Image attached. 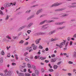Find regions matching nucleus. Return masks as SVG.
<instances>
[{"label":"nucleus","mask_w":76,"mask_h":76,"mask_svg":"<svg viewBox=\"0 0 76 76\" xmlns=\"http://www.w3.org/2000/svg\"><path fill=\"white\" fill-rule=\"evenodd\" d=\"M40 58L41 60H45V59H46V57H40Z\"/></svg>","instance_id":"obj_23"},{"label":"nucleus","mask_w":76,"mask_h":76,"mask_svg":"<svg viewBox=\"0 0 76 76\" xmlns=\"http://www.w3.org/2000/svg\"><path fill=\"white\" fill-rule=\"evenodd\" d=\"M49 71L50 72H53V71H54V70H53V69H49Z\"/></svg>","instance_id":"obj_30"},{"label":"nucleus","mask_w":76,"mask_h":76,"mask_svg":"<svg viewBox=\"0 0 76 76\" xmlns=\"http://www.w3.org/2000/svg\"><path fill=\"white\" fill-rule=\"evenodd\" d=\"M49 27V26L47 25H45L42 26V29L44 30L46 29L47 28H48Z\"/></svg>","instance_id":"obj_5"},{"label":"nucleus","mask_w":76,"mask_h":76,"mask_svg":"<svg viewBox=\"0 0 76 76\" xmlns=\"http://www.w3.org/2000/svg\"><path fill=\"white\" fill-rule=\"evenodd\" d=\"M38 6V4H36V5H34L32 6V7H36L37 6Z\"/></svg>","instance_id":"obj_49"},{"label":"nucleus","mask_w":76,"mask_h":76,"mask_svg":"<svg viewBox=\"0 0 76 76\" xmlns=\"http://www.w3.org/2000/svg\"><path fill=\"white\" fill-rule=\"evenodd\" d=\"M32 67L34 69H36V66L34 65H32Z\"/></svg>","instance_id":"obj_33"},{"label":"nucleus","mask_w":76,"mask_h":76,"mask_svg":"<svg viewBox=\"0 0 76 76\" xmlns=\"http://www.w3.org/2000/svg\"><path fill=\"white\" fill-rule=\"evenodd\" d=\"M68 63L69 64H73V62H72L71 61H69L68 62Z\"/></svg>","instance_id":"obj_47"},{"label":"nucleus","mask_w":76,"mask_h":76,"mask_svg":"<svg viewBox=\"0 0 76 76\" xmlns=\"http://www.w3.org/2000/svg\"><path fill=\"white\" fill-rule=\"evenodd\" d=\"M57 60V58H54L51 59L50 61L51 62H56Z\"/></svg>","instance_id":"obj_6"},{"label":"nucleus","mask_w":76,"mask_h":76,"mask_svg":"<svg viewBox=\"0 0 76 76\" xmlns=\"http://www.w3.org/2000/svg\"><path fill=\"white\" fill-rule=\"evenodd\" d=\"M1 55L2 56H4V50H3L1 52Z\"/></svg>","instance_id":"obj_27"},{"label":"nucleus","mask_w":76,"mask_h":76,"mask_svg":"<svg viewBox=\"0 0 76 76\" xmlns=\"http://www.w3.org/2000/svg\"><path fill=\"white\" fill-rule=\"evenodd\" d=\"M51 41H55V39L53 38L51 39Z\"/></svg>","instance_id":"obj_58"},{"label":"nucleus","mask_w":76,"mask_h":76,"mask_svg":"<svg viewBox=\"0 0 76 76\" xmlns=\"http://www.w3.org/2000/svg\"><path fill=\"white\" fill-rule=\"evenodd\" d=\"M0 14L1 15H3V12H2V11L0 10Z\"/></svg>","instance_id":"obj_45"},{"label":"nucleus","mask_w":76,"mask_h":76,"mask_svg":"<svg viewBox=\"0 0 76 76\" xmlns=\"http://www.w3.org/2000/svg\"><path fill=\"white\" fill-rule=\"evenodd\" d=\"M27 54H28V52H26L24 53V55L25 56H26V55H27Z\"/></svg>","instance_id":"obj_36"},{"label":"nucleus","mask_w":76,"mask_h":76,"mask_svg":"<svg viewBox=\"0 0 76 76\" xmlns=\"http://www.w3.org/2000/svg\"><path fill=\"white\" fill-rule=\"evenodd\" d=\"M45 63H48V62H49V61L48 60H45Z\"/></svg>","instance_id":"obj_60"},{"label":"nucleus","mask_w":76,"mask_h":76,"mask_svg":"<svg viewBox=\"0 0 76 76\" xmlns=\"http://www.w3.org/2000/svg\"><path fill=\"white\" fill-rule=\"evenodd\" d=\"M41 39L40 38V39H37L36 40V44H39V41H40Z\"/></svg>","instance_id":"obj_13"},{"label":"nucleus","mask_w":76,"mask_h":76,"mask_svg":"<svg viewBox=\"0 0 76 76\" xmlns=\"http://www.w3.org/2000/svg\"><path fill=\"white\" fill-rule=\"evenodd\" d=\"M19 76H24V74L23 73H20L19 74Z\"/></svg>","instance_id":"obj_22"},{"label":"nucleus","mask_w":76,"mask_h":76,"mask_svg":"<svg viewBox=\"0 0 76 76\" xmlns=\"http://www.w3.org/2000/svg\"><path fill=\"white\" fill-rule=\"evenodd\" d=\"M32 25H33V23H30L27 26V28H30V27H31V26H32Z\"/></svg>","instance_id":"obj_12"},{"label":"nucleus","mask_w":76,"mask_h":76,"mask_svg":"<svg viewBox=\"0 0 76 76\" xmlns=\"http://www.w3.org/2000/svg\"><path fill=\"white\" fill-rule=\"evenodd\" d=\"M68 75L69 76H72V74L71 73H68Z\"/></svg>","instance_id":"obj_56"},{"label":"nucleus","mask_w":76,"mask_h":76,"mask_svg":"<svg viewBox=\"0 0 76 76\" xmlns=\"http://www.w3.org/2000/svg\"><path fill=\"white\" fill-rule=\"evenodd\" d=\"M64 22H62L61 23H55L56 25H62L63 23Z\"/></svg>","instance_id":"obj_16"},{"label":"nucleus","mask_w":76,"mask_h":76,"mask_svg":"<svg viewBox=\"0 0 76 76\" xmlns=\"http://www.w3.org/2000/svg\"><path fill=\"white\" fill-rule=\"evenodd\" d=\"M62 3H59L58 4L55 3L52 5L51 7H53V6H59V5H60Z\"/></svg>","instance_id":"obj_4"},{"label":"nucleus","mask_w":76,"mask_h":76,"mask_svg":"<svg viewBox=\"0 0 76 76\" xmlns=\"http://www.w3.org/2000/svg\"><path fill=\"white\" fill-rule=\"evenodd\" d=\"M28 42H27L24 44V45H28Z\"/></svg>","instance_id":"obj_57"},{"label":"nucleus","mask_w":76,"mask_h":76,"mask_svg":"<svg viewBox=\"0 0 76 76\" xmlns=\"http://www.w3.org/2000/svg\"><path fill=\"white\" fill-rule=\"evenodd\" d=\"M42 12V9H41L40 10H39L37 12L36 14L37 15H38L39 13Z\"/></svg>","instance_id":"obj_9"},{"label":"nucleus","mask_w":76,"mask_h":76,"mask_svg":"<svg viewBox=\"0 0 76 76\" xmlns=\"http://www.w3.org/2000/svg\"><path fill=\"white\" fill-rule=\"evenodd\" d=\"M5 20H7V19H9V16L8 15H7V17L5 19Z\"/></svg>","instance_id":"obj_51"},{"label":"nucleus","mask_w":76,"mask_h":76,"mask_svg":"<svg viewBox=\"0 0 76 76\" xmlns=\"http://www.w3.org/2000/svg\"><path fill=\"white\" fill-rule=\"evenodd\" d=\"M6 38H8L9 39H11V37L9 35L7 36H6Z\"/></svg>","instance_id":"obj_25"},{"label":"nucleus","mask_w":76,"mask_h":76,"mask_svg":"<svg viewBox=\"0 0 76 76\" xmlns=\"http://www.w3.org/2000/svg\"><path fill=\"white\" fill-rule=\"evenodd\" d=\"M68 44H69V42H67L65 45V47H67V45H68Z\"/></svg>","instance_id":"obj_34"},{"label":"nucleus","mask_w":76,"mask_h":76,"mask_svg":"<svg viewBox=\"0 0 76 76\" xmlns=\"http://www.w3.org/2000/svg\"><path fill=\"white\" fill-rule=\"evenodd\" d=\"M20 72H23V69H20Z\"/></svg>","instance_id":"obj_52"},{"label":"nucleus","mask_w":76,"mask_h":76,"mask_svg":"<svg viewBox=\"0 0 76 76\" xmlns=\"http://www.w3.org/2000/svg\"><path fill=\"white\" fill-rule=\"evenodd\" d=\"M23 71L24 72H26V69H23Z\"/></svg>","instance_id":"obj_61"},{"label":"nucleus","mask_w":76,"mask_h":76,"mask_svg":"<svg viewBox=\"0 0 76 76\" xmlns=\"http://www.w3.org/2000/svg\"><path fill=\"white\" fill-rule=\"evenodd\" d=\"M27 32L28 34H30V32H31V30H28L27 31Z\"/></svg>","instance_id":"obj_35"},{"label":"nucleus","mask_w":76,"mask_h":76,"mask_svg":"<svg viewBox=\"0 0 76 76\" xmlns=\"http://www.w3.org/2000/svg\"><path fill=\"white\" fill-rule=\"evenodd\" d=\"M34 18V15L31 16L30 17L28 18H27V20H29V19H31V18Z\"/></svg>","instance_id":"obj_24"},{"label":"nucleus","mask_w":76,"mask_h":76,"mask_svg":"<svg viewBox=\"0 0 76 76\" xmlns=\"http://www.w3.org/2000/svg\"><path fill=\"white\" fill-rule=\"evenodd\" d=\"M26 26L25 25L24 26H22L19 28V31H21V30H22V29H23V28H25V27H26Z\"/></svg>","instance_id":"obj_11"},{"label":"nucleus","mask_w":76,"mask_h":76,"mask_svg":"<svg viewBox=\"0 0 76 76\" xmlns=\"http://www.w3.org/2000/svg\"><path fill=\"white\" fill-rule=\"evenodd\" d=\"M73 57H76V52L73 55Z\"/></svg>","instance_id":"obj_40"},{"label":"nucleus","mask_w":76,"mask_h":76,"mask_svg":"<svg viewBox=\"0 0 76 76\" xmlns=\"http://www.w3.org/2000/svg\"><path fill=\"white\" fill-rule=\"evenodd\" d=\"M26 67V66L24 65V66H20V69H23V68H25Z\"/></svg>","instance_id":"obj_17"},{"label":"nucleus","mask_w":76,"mask_h":76,"mask_svg":"<svg viewBox=\"0 0 76 76\" xmlns=\"http://www.w3.org/2000/svg\"><path fill=\"white\" fill-rule=\"evenodd\" d=\"M10 4H10V3H8L6 4V6L7 7H10V6H11V5Z\"/></svg>","instance_id":"obj_19"},{"label":"nucleus","mask_w":76,"mask_h":76,"mask_svg":"<svg viewBox=\"0 0 76 76\" xmlns=\"http://www.w3.org/2000/svg\"><path fill=\"white\" fill-rule=\"evenodd\" d=\"M70 7H76V5H72L71 6H70Z\"/></svg>","instance_id":"obj_39"},{"label":"nucleus","mask_w":76,"mask_h":76,"mask_svg":"<svg viewBox=\"0 0 76 76\" xmlns=\"http://www.w3.org/2000/svg\"><path fill=\"white\" fill-rule=\"evenodd\" d=\"M41 70H42V72H44V71H45V70L43 68H42Z\"/></svg>","instance_id":"obj_50"},{"label":"nucleus","mask_w":76,"mask_h":76,"mask_svg":"<svg viewBox=\"0 0 76 76\" xmlns=\"http://www.w3.org/2000/svg\"><path fill=\"white\" fill-rule=\"evenodd\" d=\"M7 48V50H9V49L10 48V46H9V47H8V46H7L6 47Z\"/></svg>","instance_id":"obj_48"},{"label":"nucleus","mask_w":76,"mask_h":76,"mask_svg":"<svg viewBox=\"0 0 76 76\" xmlns=\"http://www.w3.org/2000/svg\"><path fill=\"white\" fill-rule=\"evenodd\" d=\"M55 57H56V55L54 54H53L51 55V57L53 58H54Z\"/></svg>","instance_id":"obj_38"},{"label":"nucleus","mask_w":76,"mask_h":76,"mask_svg":"<svg viewBox=\"0 0 76 76\" xmlns=\"http://www.w3.org/2000/svg\"><path fill=\"white\" fill-rule=\"evenodd\" d=\"M44 34V33L40 32L37 34H36L35 35H43Z\"/></svg>","instance_id":"obj_10"},{"label":"nucleus","mask_w":76,"mask_h":76,"mask_svg":"<svg viewBox=\"0 0 76 76\" xmlns=\"http://www.w3.org/2000/svg\"><path fill=\"white\" fill-rule=\"evenodd\" d=\"M54 21L53 20H48L47 21V20H45L44 21L41 22L40 23V25H42V24H43L44 23H45V22H46L47 23H50V22H53Z\"/></svg>","instance_id":"obj_3"},{"label":"nucleus","mask_w":76,"mask_h":76,"mask_svg":"<svg viewBox=\"0 0 76 76\" xmlns=\"http://www.w3.org/2000/svg\"><path fill=\"white\" fill-rule=\"evenodd\" d=\"M55 39V41H56L57 40H58V38H55L54 39Z\"/></svg>","instance_id":"obj_53"},{"label":"nucleus","mask_w":76,"mask_h":76,"mask_svg":"<svg viewBox=\"0 0 76 76\" xmlns=\"http://www.w3.org/2000/svg\"><path fill=\"white\" fill-rule=\"evenodd\" d=\"M35 59H38V56H36L35 57Z\"/></svg>","instance_id":"obj_62"},{"label":"nucleus","mask_w":76,"mask_h":76,"mask_svg":"<svg viewBox=\"0 0 76 76\" xmlns=\"http://www.w3.org/2000/svg\"><path fill=\"white\" fill-rule=\"evenodd\" d=\"M65 28V26L62 27H58L57 28V29H63Z\"/></svg>","instance_id":"obj_20"},{"label":"nucleus","mask_w":76,"mask_h":76,"mask_svg":"<svg viewBox=\"0 0 76 76\" xmlns=\"http://www.w3.org/2000/svg\"><path fill=\"white\" fill-rule=\"evenodd\" d=\"M23 37H25V36H27V34L26 33L23 34Z\"/></svg>","instance_id":"obj_42"},{"label":"nucleus","mask_w":76,"mask_h":76,"mask_svg":"<svg viewBox=\"0 0 76 76\" xmlns=\"http://www.w3.org/2000/svg\"><path fill=\"white\" fill-rule=\"evenodd\" d=\"M62 41H63L60 43L59 45H58V44H56V46L58 47H59V48H62L63 47V46L65 45V43H66V40H62Z\"/></svg>","instance_id":"obj_1"},{"label":"nucleus","mask_w":76,"mask_h":76,"mask_svg":"<svg viewBox=\"0 0 76 76\" xmlns=\"http://www.w3.org/2000/svg\"><path fill=\"white\" fill-rule=\"evenodd\" d=\"M27 66L28 68H31V65L30 64H27Z\"/></svg>","instance_id":"obj_26"},{"label":"nucleus","mask_w":76,"mask_h":76,"mask_svg":"<svg viewBox=\"0 0 76 76\" xmlns=\"http://www.w3.org/2000/svg\"><path fill=\"white\" fill-rule=\"evenodd\" d=\"M32 76H35V74L34 73H32Z\"/></svg>","instance_id":"obj_63"},{"label":"nucleus","mask_w":76,"mask_h":76,"mask_svg":"<svg viewBox=\"0 0 76 76\" xmlns=\"http://www.w3.org/2000/svg\"><path fill=\"white\" fill-rule=\"evenodd\" d=\"M73 37L74 38H76V34H75L74 36H73Z\"/></svg>","instance_id":"obj_64"},{"label":"nucleus","mask_w":76,"mask_h":76,"mask_svg":"<svg viewBox=\"0 0 76 76\" xmlns=\"http://www.w3.org/2000/svg\"><path fill=\"white\" fill-rule=\"evenodd\" d=\"M65 9V8H61L60 9H58V10H55V12H58L59 11H62V10H64Z\"/></svg>","instance_id":"obj_7"},{"label":"nucleus","mask_w":76,"mask_h":76,"mask_svg":"<svg viewBox=\"0 0 76 76\" xmlns=\"http://www.w3.org/2000/svg\"><path fill=\"white\" fill-rule=\"evenodd\" d=\"M4 72L5 73V76H10L11 75V71H7V69H5L4 71Z\"/></svg>","instance_id":"obj_2"},{"label":"nucleus","mask_w":76,"mask_h":76,"mask_svg":"<svg viewBox=\"0 0 76 76\" xmlns=\"http://www.w3.org/2000/svg\"><path fill=\"white\" fill-rule=\"evenodd\" d=\"M31 48H32V47H27L26 48V50H30Z\"/></svg>","instance_id":"obj_28"},{"label":"nucleus","mask_w":76,"mask_h":76,"mask_svg":"<svg viewBox=\"0 0 76 76\" xmlns=\"http://www.w3.org/2000/svg\"><path fill=\"white\" fill-rule=\"evenodd\" d=\"M32 46L33 47V50H35L37 49V46H35V45H34V44H32Z\"/></svg>","instance_id":"obj_8"},{"label":"nucleus","mask_w":76,"mask_h":76,"mask_svg":"<svg viewBox=\"0 0 76 76\" xmlns=\"http://www.w3.org/2000/svg\"><path fill=\"white\" fill-rule=\"evenodd\" d=\"M3 57H1L0 58V63L1 64V63H3Z\"/></svg>","instance_id":"obj_14"},{"label":"nucleus","mask_w":76,"mask_h":76,"mask_svg":"<svg viewBox=\"0 0 76 76\" xmlns=\"http://www.w3.org/2000/svg\"><path fill=\"white\" fill-rule=\"evenodd\" d=\"M25 60L26 61H29V60L27 58H25Z\"/></svg>","instance_id":"obj_43"},{"label":"nucleus","mask_w":76,"mask_h":76,"mask_svg":"<svg viewBox=\"0 0 76 76\" xmlns=\"http://www.w3.org/2000/svg\"><path fill=\"white\" fill-rule=\"evenodd\" d=\"M69 15L68 14H65L62 16V17H65V16H68Z\"/></svg>","instance_id":"obj_46"},{"label":"nucleus","mask_w":76,"mask_h":76,"mask_svg":"<svg viewBox=\"0 0 76 76\" xmlns=\"http://www.w3.org/2000/svg\"><path fill=\"white\" fill-rule=\"evenodd\" d=\"M25 76H31V74L29 73H25Z\"/></svg>","instance_id":"obj_21"},{"label":"nucleus","mask_w":76,"mask_h":76,"mask_svg":"<svg viewBox=\"0 0 76 76\" xmlns=\"http://www.w3.org/2000/svg\"><path fill=\"white\" fill-rule=\"evenodd\" d=\"M20 44H23V40H21L19 42Z\"/></svg>","instance_id":"obj_32"},{"label":"nucleus","mask_w":76,"mask_h":76,"mask_svg":"<svg viewBox=\"0 0 76 76\" xmlns=\"http://www.w3.org/2000/svg\"><path fill=\"white\" fill-rule=\"evenodd\" d=\"M72 41H70V45H72Z\"/></svg>","instance_id":"obj_54"},{"label":"nucleus","mask_w":76,"mask_h":76,"mask_svg":"<svg viewBox=\"0 0 76 76\" xmlns=\"http://www.w3.org/2000/svg\"><path fill=\"white\" fill-rule=\"evenodd\" d=\"M55 32V31H53L50 32L49 33V35H51V34H53V33H54Z\"/></svg>","instance_id":"obj_18"},{"label":"nucleus","mask_w":76,"mask_h":76,"mask_svg":"<svg viewBox=\"0 0 76 76\" xmlns=\"http://www.w3.org/2000/svg\"><path fill=\"white\" fill-rule=\"evenodd\" d=\"M45 50L46 51H48V48H47L46 49H45Z\"/></svg>","instance_id":"obj_59"},{"label":"nucleus","mask_w":76,"mask_h":76,"mask_svg":"<svg viewBox=\"0 0 76 76\" xmlns=\"http://www.w3.org/2000/svg\"><path fill=\"white\" fill-rule=\"evenodd\" d=\"M31 12V10H29V11H27L26 12V13H29Z\"/></svg>","instance_id":"obj_37"},{"label":"nucleus","mask_w":76,"mask_h":76,"mask_svg":"<svg viewBox=\"0 0 76 76\" xmlns=\"http://www.w3.org/2000/svg\"><path fill=\"white\" fill-rule=\"evenodd\" d=\"M28 72L29 73H32V71H30V69H28Z\"/></svg>","instance_id":"obj_44"},{"label":"nucleus","mask_w":76,"mask_h":76,"mask_svg":"<svg viewBox=\"0 0 76 76\" xmlns=\"http://www.w3.org/2000/svg\"><path fill=\"white\" fill-rule=\"evenodd\" d=\"M38 54H41V52H40V50H39V52L37 53Z\"/></svg>","instance_id":"obj_55"},{"label":"nucleus","mask_w":76,"mask_h":76,"mask_svg":"<svg viewBox=\"0 0 76 76\" xmlns=\"http://www.w3.org/2000/svg\"><path fill=\"white\" fill-rule=\"evenodd\" d=\"M35 73L37 74V75H38L39 73V72L38 71V70H36L35 71Z\"/></svg>","instance_id":"obj_31"},{"label":"nucleus","mask_w":76,"mask_h":76,"mask_svg":"<svg viewBox=\"0 0 76 76\" xmlns=\"http://www.w3.org/2000/svg\"><path fill=\"white\" fill-rule=\"evenodd\" d=\"M53 67L54 69H57L58 68V66L57 65H55L53 66Z\"/></svg>","instance_id":"obj_15"},{"label":"nucleus","mask_w":76,"mask_h":76,"mask_svg":"<svg viewBox=\"0 0 76 76\" xmlns=\"http://www.w3.org/2000/svg\"><path fill=\"white\" fill-rule=\"evenodd\" d=\"M39 49H42V48H43L42 47V46H41V45H39Z\"/></svg>","instance_id":"obj_29"},{"label":"nucleus","mask_w":76,"mask_h":76,"mask_svg":"<svg viewBox=\"0 0 76 76\" xmlns=\"http://www.w3.org/2000/svg\"><path fill=\"white\" fill-rule=\"evenodd\" d=\"M33 51V49H32V47H31V48L29 51V52H31V51Z\"/></svg>","instance_id":"obj_41"}]
</instances>
